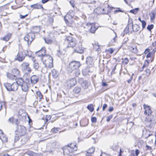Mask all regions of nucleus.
Here are the masks:
<instances>
[{
  "label": "nucleus",
  "mask_w": 156,
  "mask_h": 156,
  "mask_svg": "<svg viewBox=\"0 0 156 156\" xmlns=\"http://www.w3.org/2000/svg\"><path fill=\"white\" fill-rule=\"evenodd\" d=\"M17 129L16 134L18 136H23L26 133V129L23 126L17 125Z\"/></svg>",
  "instance_id": "nucleus-4"
},
{
  "label": "nucleus",
  "mask_w": 156,
  "mask_h": 156,
  "mask_svg": "<svg viewBox=\"0 0 156 156\" xmlns=\"http://www.w3.org/2000/svg\"><path fill=\"white\" fill-rule=\"evenodd\" d=\"M51 118V116L50 115H47L46 117V119L47 122L48 121V120L50 119Z\"/></svg>",
  "instance_id": "nucleus-57"
},
{
  "label": "nucleus",
  "mask_w": 156,
  "mask_h": 156,
  "mask_svg": "<svg viewBox=\"0 0 156 156\" xmlns=\"http://www.w3.org/2000/svg\"><path fill=\"white\" fill-rule=\"evenodd\" d=\"M100 156H108V155L105 153L101 152Z\"/></svg>",
  "instance_id": "nucleus-64"
},
{
  "label": "nucleus",
  "mask_w": 156,
  "mask_h": 156,
  "mask_svg": "<svg viewBox=\"0 0 156 156\" xmlns=\"http://www.w3.org/2000/svg\"><path fill=\"white\" fill-rule=\"evenodd\" d=\"M29 138V137H24L22 138L21 140V143L22 144H24L27 142Z\"/></svg>",
  "instance_id": "nucleus-31"
},
{
  "label": "nucleus",
  "mask_w": 156,
  "mask_h": 156,
  "mask_svg": "<svg viewBox=\"0 0 156 156\" xmlns=\"http://www.w3.org/2000/svg\"><path fill=\"white\" fill-rule=\"evenodd\" d=\"M144 108L145 109L144 114L147 116L151 114L152 111L151 110V108L149 106H148L146 105H144Z\"/></svg>",
  "instance_id": "nucleus-10"
},
{
  "label": "nucleus",
  "mask_w": 156,
  "mask_h": 156,
  "mask_svg": "<svg viewBox=\"0 0 156 156\" xmlns=\"http://www.w3.org/2000/svg\"><path fill=\"white\" fill-rule=\"evenodd\" d=\"M91 121L92 123H95L97 122V119L95 117H92L91 118Z\"/></svg>",
  "instance_id": "nucleus-50"
},
{
  "label": "nucleus",
  "mask_w": 156,
  "mask_h": 156,
  "mask_svg": "<svg viewBox=\"0 0 156 156\" xmlns=\"http://www.w3.org/2000/svg\"><path fill=\"white\" fill-rule=\"evenodd\" d=\"M146 119L147 121L151 122L152 123H155L156 122V115L151 114L147 116Z\"/></svg>",
  "instance_id": "nucleus-9"
},
{
  "label": "nucleus",
  "mask_w": 156,
  "mask_h": 156,
  "mask_svg": "<svg viewBox=\"0 0 156 156\" xmlns=\"http://www.w3.org/2000/svg\"><path fill=\"white\" fill-rule=\"evenodd\" d=\"M11 91L16 90L18 88V86L17 83L16 82L13 83L12 84H11Z\"/></svg>",
  "instance_id": "nucleus-23"
},
{
  "label": "nucleus",
  "mask_w": 156,
  "mask_h": 156,
  "mask_svg": "<svg viewBox=\"0 0 156 156\" xmlns=\"http://www.w3.org/2000/svg\"><path fill=\"white\" fill-rule=\"evenodd\" d=\"M95 151V148L94 147H92L90 148L89 150L86 151L87 153L91 154Z\"/></svg>",
  "instance_id": "nucleus-32"
},
{
  "label": "nucleus",
  "mask_w": 156,
  "mask_h": 156,
  "mask_svg": "<svg viewBox=\"0 0 156 156\" xmlns=\"http://www.w3.org/2000/svg\"><path fill=\"white\" fill-rule=\"evenodd\" d=\"M27 15H28L27 14H26L25 15H24V16H23V15H20V17L21 19H24V18H25V17H26V16H27Z\"/></svg>",
  "instance_id": "nucleus-63"
},
{
  "label": "nucleus",
  "mask_w": 156,
  "mask_h": 156,
  "mask_svg": "<svg viewBox=\"0 0 156 156\" xmlns=\"http://www.w3.org/2000/svg\"><path fill=\"white\" fill-rule=\"evenodd\" d=\"M94 48V49L95 51H99L100 49H99V46L97 44H96V43H94V44H92Z\"/></svg>",
  "instance_id": "nucleus-37"
},
{
  "label": "nucleus",
  "mask_w": 156,
  "mask_h": 156,
  "mask_svg": "<svg viewBox=\"0 0 156 156\" xmlns=\"http://www.w3.org/2000/svg\"><path fill=\"white\" fill-rule=\"evenodd\" d=\"M148 64L149 62L147 60H145L142 67L143 70L144 67H147L148 65Z\"/></svg>",
  "instance_id": "nucleus-47"
},
{
  "label": "nucleus",
  "mask_w": 156,
  "mask_h": 156,
  "mask_svg": "<svg viewBox=\"0 0 156 156\" xmlns=\"http://www.w3.org/2000/svg\"><path fill=\"white\" fill-rule=\"evenodd\" d=\"M34 34L32 32L28 33L24 37V40L27 41L28 45L30 44L34 38Z\"/></svg>",
  "instance_id": "nucleus-6"
},
{
  "label": "nucleus",
  "mask_w": 156,
  "mask_h": 156,
  "mask_svg": "<svg viewBox=\"0 0 156 156\" xmlns=\"http://www.w3.org/2000/svg\"><path fill=\"white\" fill-rule=\"evenodd\" d=\"M57 55L58 57L60 58L63 55L62 53L60 51H58L57 53Z\"/></svg>",
  "instance_id": "nucleus-58"
},
{
  "label": "nucleus",
  "mask_w": 156,
  "mask_h": 156,
  "mask_svg": "<svg viewBox=\"0 0 156 156\" xmlns=\"http://www.w3.org/2000/svg\"><path fill=\"white\" fill-rule=\"evenodd\" d=\"M133 26V25L132 19H129L126 27L128 28L129 30H130V33H132V27Z\"/></svg>",
  "instance_id": "nucleus-13"
},
{
  "label": "nucleus",
  "mask_w": 156,
  "mask_h": 156,
  "mask_svg": "<svg viewBox=\"0 0 156 156\" xmlns=\"http://www.w3.org/2000/svg\"><path fill=\"white\" fill-rule=\"evenodd\" d=\"M133 75H134V74L133 73L132 74V76L130 77V78L128 80H127V82L129 83H130V82H131V81L133 79Z\"/></svg>",
  "instance_id": "nucleus-54"
},
{
  "label": "nucleus",
  "mask_w": 156,
  "mask_h": 156,
  "mask_svg": "<svg viewBox=\"0 0 156 156\" xmlns=\"http://www.w3.org/2000/svg\"><path fill=\"white\" fill-rule=\"evenodd\" d=\"M21 86L23 91L25 92H27L28 87V84L26 83H24Z\"/></svg>",
  "instance_id": "nucleus-20"
},
{
  "label": "nucleus",
  "mask_w": 156,
  "mask_h": 156,
  "mask_svg": "<svg viewBox=\"0 0 156 156\" xmlns=\"http://www.w3.org/2000/svg\"><path fill=\"white\" fill-rule=\"evenodd\" d=\"M16 83H17L18 86H22L24 83L25 82H24L23 79L21 78H19L16 80Z\"/></svg>",
  "instance_id": "nucleus-22"
},
{
  "label": "nucleus",
  "mask_w": 156,
  "mask_h": 156,
  "mask_svg": "<svg viewBox=\"0 0 156 156\" xmlns=\"http://www.w3.org/2000/svg\"><path fill=\"white\" fill-rule=\"evenodd\" d=\"M50 57H51L50 55L46 54L45 53L44 55L42 57H41V60L42 62H45L47 59H49Z\"/></svg>",
  "instance_id": "nucleus-18"
},
{
  "label": "nucleus",
  "mask_w": 156,
  "mask_h": 156,
  "mask_svg": "<svg viewBox=\"0 0 156 156\" xmlns=\"http://www.w3.org/2000/svg\"><path fill=\"white\" fill-rule=\"evenodd\" d=\"M52 76L54 78H57L58 75V73L57 71L55 69H53L52 71Z\"/></svg>",
  "instance_id": "nucleus-28"
},
{
  "label": "nucleus",
  "mask_w": 156,
  "mask_h": 156,
  "mask_svg": "<svg viewBox=\"0 0 156 156\" xmlns=\"http://www.w3.org/2000/svg\"><path fill=\"white\" fill-rule=\"evenodd\" d=\"M51 131L54 133H56L58 131V129L57 128H53L52 129Z\"/></svg>",
  "instance_id": "nucleus-56"
},
{
  "label": "nucleus",
  "mask_w": 156,
  "mask_h": 156,
  "mask_svg": "<svg viewBox=\"0 0 156 156\" xmlns=\"http://www.w3.org/2000/svg\"><path fill=\"white\" fill-rule=\"evenodd\" d=\"M156 14V11L155 10H152L151 12V13L150 14L151 20H152L155 18Z\"/></svg>",
  "instance_id": "nucleus-25"
},
{
  "label": "nucleus",
  "mask_w": 156,
  "mask_h": 156,
  "mask_svg": "<svg viewBox=\"0 0 156 156\" xmlns=\"http://www.w3.org/2000/svg\"><path fill=\"white\" fill-rule=\"evenodd\" d=\"M44 40L46 43L48 44H51L52 41L51 40L46 38H44Z\"/></svg>",
  "instance_id": "nucleus-48"
},
{
  "label": "nucleus",
  "mask_w": 156,
  "mask_h": 156,
  "mask_svg": "<svg viewBox=\"0 0 156 156\" xmlns=\"http://www.w3.org/2000/svg\"><path fill=\"white\" fill-rule=\"evenodd\" d=\"M130 49L133 53H136L137 52L136 48L135 47H131Z\"/></svg>",
  "instance_id": "nucleus-42"
},
{
  "label": "nucleus",
  "mask_w": 156,
  "mask_h": 156,
  "mask_svg": "<svg viewBox=\"0 0 156 156\" xmlns=\"http://www.w3.org/2000/svg\"><path fill=\"white\" fill-rule=\"evenodd\" d=\"M33 67L34 69L37 70L39 67V65L37 62H34L33 64Z\"/></svg>",
  "instance_id": "nucleus-40"
},
{
  "label": "nucleus",
  "mask_w": 156,
  "mask_h": 156,
  "mask_svg": "<svg viewBox=\"0 0 156 156\" xmlns=\"http://www.w3.org/2000/svg\"><path fill=\"white\" fill-rule=\"evenodd\" d=\"M32 52L30 51H27L25 52V56H27L29 57H30L32 55Z\"/></svg>",
  "instance_id": "nucleus-43"
},
{
  "label": "nucleus",
  "mask_w": 156,
  "mask_h": 156,
  "mask_svg": "<svg viewBox=\"0 0 156 156\" xmlns=\"http://www.w3.org/2000/svg\"><path fill=\"white\" fill-rule=\"evenodd\" d=\"M22 69L30 73L31 71V69L29 67V63L27 62H24L21 65Z\"/></svg>",
  "instance_id": "nucleus-8"
},
{
  "label": "nucleus",
  "mask_w": 156,
  "mask_h": 156,
  "mask_svg": "<svg viewBox=\"0 0 156 156\" xmlns=\"http://www.w3.org/2000/svg\"><path fill=\"white\" fill-rule=\"evenodd\" d=\"M154 25L153 24H151L148 25L147 27V29L149 31H151V30L154 28Z\"/></svg>",
  "instance_id": "nucleus-45"
},
{
  "label": "nucleus",
  "mask_w": 156,
  "mask_h": 156,
  "mask_svg": "<svg viewBox=\"0 0 156 156\" xmlns=\"http://www.w3.org/2000/svg\"><path fill=\"white\" fill-rule=\"evenodd\" d=\"M129 62V60L127 58H124V60L122 62L126 65Z\"/></svg>",
  "instance_id": "nucleus-51"
},
{
  "label": "nucleus",
  "mask_w": 156,
  "mask_h": 156,
  "mask_svg": "<svg viewBox=\"0 0 156 156\" xmlns=\"http://www.w3.org/2000/svg\"><path fill=\"white\" fill-rule=\"evenodd\" d=\"M107 105L106 104H104L103 106L102 107V110L103 111H104L105 108L107 107Z\"/></svg>",
  "instance_id": "nucleus-62"
},
{
  "label": "nucleus",
  "mask_w": 156,
  "mask_h": 156,
  "mask_svg": "<svg viewBox=\"0 0 156 156\" xmlns=\"http://www.w3.org/2000/svg\"><path fill=\"white\" fill-rule=\"evenodd\" d=\"M46 53V50L44 48H41L39 51L36 52V55L37 57H40L41 58V57H43V56Z\"/></svg>",
  "instance_id": "nucleus-11"
},
{
  "label": "nucleus",
  "mask_w": 156,
  "mask_h": 156,
  "mask_svg": "<svg viewBox=\"0 0 156 156\" xmlns=\"http://www.w3.org/2000/svg\"><path fill=\"white\" fill-rule=\"evenodd\" d=\"M112 115H110L109 116H108V117H107V119H106L107 121L108 122H109L111 120V119L112 118Z\"/></svg>",
  "instance_id": "nucleus-59"
},
{
  "label": "nucleus",
  "mask_w": 156,
  "mask_h": 156,
  "mask_svg": "<svg viewBox=\"0 0 156 156\" xmlns=\"http://www.w3.org/2000/svg\"><path fill=\"white\" fill-rule=\"evenodd\" d=\"M12 74L14 76H17L19 75L20 71L17 69H13L12 71Z\"/></svg>",
  "instance_id": "nucleus-19"
},
{
  "label": "nucleus",
  "mask_w": 156,
  "mask_h": 156,
  "mask_svg": "<svg viewBox=\"0 0 156 156\" xmlns=\"http://www.w3.org/2000/svg\"><path fill=\"white\" fill-rule=\"evenodd\" d=\"M40 30V27L39 26H36L34 27L32 30V33L34 34L37 33Z\"/></svg>",
  "instance_id": "nucleus-27"
},
{
  "label": "nucleus",
  "mask_w": 156,
  "mask_h": 156,
  "mask_svg": "<svg viewBox=\"0 0 156 156\" xmlns=\"http://www.w3.org/2000/svg\"><path fill=\"white\" fill-rule=\"evenodd\" d=\"M142 29H143L145 28L146 25V23L144 20H142L141 21Z\"/></svg>",
  "instance_id": "nucleus-46"
},
{
  "label": "nucleus",
  "mask_w": 156,
  "mask_h": 156,
  "mask_svg": "<svg viewBox=\"0 0 156 156\" xmlns=\"http://www.w3.org/2000/svg\"><path fill=\"white\" fill-rule=\"evenodd\" d=\"M65 42L68 44V47H73L75 45L76 42L75 39L70 36L66 37Z\"/></svg>",
  "instance_id": "nucleus-5"
},
{
  "label": "nucleus",
  "mask_w": 156,
  "mask_h": 156,
  "mask_svg": "<svg viewBox=\"0 0 156 156\" xmlns=\"http://www.w3.org/2000/svg\"><path fill=\"white\" fill-rule=\"evenodd\" d=\"M118 9H119L118 10H116L114 11V13L116 14L117 12H123V11L122 10H121L119 8Z\"/></svg>",
  "instance_id": "nucleus-61"
},
{
  "label": "nucleus",
  "mask_w": 156,
  "mask_h": 156,
  "mask_svg": "<svg viewBox=\"0 0 156 156\" xmlns=\"http://www.w3.org/2000/svg\"><path fill=\"white\" fill-rule=\"evenodd\" d=\"M16 136L15 137V138H14L15 142L16 141H17L19 139V137L21 136H18V135H17L16 134Z\"/></svg>",
  "instance_id": "nucleus-55"
},
{
  "label": "nucleus",
  "mask_w": 156,
  "mask_h": 156,
  "mask_svg": "<svg viewBox=\"0 0 156 156\" xmlns=\"http://www.w3.org/2000/svg\"><path fill=\"white\" fill-rule=\"evenodd\" d=\"M27 154L30 156H35L36 154L34 152L30 151H28Z\"/></svg>",
  "instance_id": "nucleus-39"
},
{
  "label": "nucleus",
  "mask_w": 156,
  "mask_h": 156,
  "mask_svg": "<svg viewBox=\"0 0 156 156\" xmlns=\"http://www.w3.org/2000/svg\"><path fill=\"white\" fill-rule=\"evenodd\" d=\"M82 86L84 89H87L88 87V82L87 81H85L82 84Z\"/></svg>",
  "instance_id": "nucleus-36"
},
{
  "label": "nucleus",
  "mask_w": 156,
  "mask_h": 156,
  "mask_svg": "<svg viewBox=\"0 0 156 156\" xmlns=\"http://www.w3.org/2000/svg\"><path fill=\"white\" fill-rule=\"evenodd\" d=\"M3 84L7 90L9 91H11V84L8 83H4Z\"/></svg>",
  "instance_id": "nucleus-26"
},
{
  "label": "nucleus",
  "mask_w": 156,
  "mask_h": 156,
  "mask_svg": "<svg viewBox=\"0 0 156 156\" xmlns=\"http://www.w3.org/2000/svg\"><path fill=\"white\" fill-rule=\"evenodd\" d=\"M81 65L79 62L75 61H72L69 64L67 70L69 73H72L77 69Z\"/></svg>",
  "instance_id": "nucleus-3"
},
{
  "label": "nucleus",
  "mask_w": 156,
  "mask_h": 156,
  "mask_svg": "<svg viewBox=\"0 0 156 156\" xmlns=\"http://www.w3.org/2000/svg\"><path fill=\"white\" fill-rule=\"evenodd\" d=\"M86 62L89 66L92 65L93 63V59L90 57H88L86 58Z\"/></svg>",
  "instance_id": "nucleus-24"
},
{
  "label": "nucleus",
  "mask_w": 156,
  "mask_h": 156,
  "mask_svg": "<svg viewBox=\"0 0 156 156\" xmlns=\"http://www.w3.org/2000/svg\"><path fill=\"white\" fill-rule=\"evenodd\" d=\"M133 26V25L132 19H129L126 27L128 28L129 30H130V33H132V27Z\"/></svg>",
  "instance_id": "nucleus-14"
},
{
  "label": "nucleus",
  "mask_w": 156,
  "mask_h": 156,
  "mask_svg": "<svg viewBox=\"0 0 156 156\" xmlns=\"http://www.w3.org/2000/svg\"><path fill=\"white\" fill-rule=\"evenodd\" d=\"M75 70L76 71L75 73V76H78L80 74V70L77 69H76Z\"/></svg>",
  "instance_id": "nucleus-49"
},
{
  "label": "nucleus",
  "mask_w": 156,
  "mask_h": 156,
  "mask_svg": "<svg viewBox=\"0 0 156 156\" xmlns=\"http://www.w3.org/2000/svg\"><path fill=\"white\" fill-rule=\"evenodd\" d=\"M37 95H38V96L40 98H42V94L40 92V91L37 92Z\"/></svg>",
  "instance_id": "nucleus-60"
},
{
  "label": "nucleus",
  "mask_w": 156,
  "mask_h": 156,
  "mask_svg": "<svg viewBox=\"0 0 156 156\" xmlns=\"http://www.w3.org/2000/svg\"><path fill=\"white\" fill-rule=\"evenodd\" d=\"M69 98L68 97H66L64 98V100L63 101L64 103L66 105H68L69 103Z\"/></svg>",
  "instance_id": "nucleus-34"
},
{
  "label": "nucleus",
  "mask_w": 156,
  "mask_h": 156,
  "mask_svg": "<svg viewBox=\"0 0 156 156\" xmlns=\"http://www.w3.org/2000/svg\"><path fill=\"white\" fill-rule=\"evenodd\" d=\"M73 92L75 94H78L81 91V88L79 87H75L73 90Z\"/></svg>",
  "instance_id": "nucleus-30"
},
{
  "label": "nucleus",
  "mask_w": 156,
  "mask_h": 156,
  "mask_svg": "<svg viewBox=\"0 0 156 156\" xmlns=\"http://www.w3.org/2000/svg\"><path fill=\"white\" fill-rule=\"evenodd\" d=\"M39 77L35 75L32 76L30 78L31 82L32 83H35L38 81Z\"/></svg>",
  "instance_id": "nucleus-16"
},
{
  "label": "nucleus",
  "mask_w": 156,
  "mask_h": 156,
  "mask_svg": "<svg viewBox=\"0 0 156 156\" xmlns=\"http://www.w3.org/2000/svg\"><path fill=\"white\" fill-rule=\"evenodd\" d=\"M25 57V51L23 50L21 51H19L17 54L16 59L20 62L22 61Z\"/></svg>",
  "instance_id": "nucleus-7"
},
{
  "label": "nucleus",
  "mask_w": 156,
  "mask_h": 156,
  "mask_svg": "<svg viewBox=\"0 0 156 156\" xmlns=\"http://www.w3.org/2000/svg\"><path fill=\"white\" fill-rule=\"evenodd\" d=\"M140 29V26L137 24H135L133 25L132 27V32H137Z\"/></svg>",
  "instance_id": "nucleus-17"
},
{
  "label": "nucleus",
  "mask_w": 156,
  "mask_h": 156,
  "mask_svg": "<svg viewBox=\"0 0 156 156\" xmlns=\"http://www.w3.org/2000/svg\"><path fill=\"white\" fill-rule=\"evenodd\" d=\"M75 52L79 53L82 54L83 52V49L81 45L76 46L74 49Z\"/></svg>",
  "instance_id": "nucleus-15"
},
{
  "label": "nucleus",
  "mask_w": 156,
  "mask_h": 156,
  "mask_svg": "<svg viewBox=\"0 0 156 156\" xmlns=\"http://www.w3.org/2000/svg\"><path fill=\"white\" fill-rule=\"evenodd\" d=\"M87 108L89 109L91 112H92L94 110L93 108V106L92 104L89 105L87 106Z\"/></svg>",
  "instance_id": "nucleus-38"
},
{
  "label": "nucleus",
  "mask_w": 156,
  "mask_h": 156,
  "mask_svg": "<svg viewBox=\"0 0 156 156\" xmlns=\"http://www.w3.org/2000/svg\"><path fill=\"white\" fill-rule=\"evenodd\" d=\"M139 8H136L133 9H131L129 11V12L133 14H135L137 13L139 11Z\"/></svg>",
  "instance_id": "nucleus-33"
},
{
  "label": "nucleus",
  "mask_w": 156,
  "mask_h": 156,
  "mask_svg": "<svg viewBox=\"0 0 156 156\" xmlns=\"http://www.w3.org/2000/svg\"><path fill=\"white\" fill-rule=\"evenodd\" d=\"M3 143L6 142L8 140L7 138L5 136H3L2 138H1Z\"/></svg>",
  "instance_id": "nucleus-44"
},
{
  "label": "nucleus",
  "mask_w": 156,
  "mask_h": 156,
  "mask_svg": "<svg viewBox=\"0 0 156 156\" xmlns=\"http://www.w3.org/2000/svg\"><path fill=\"white\" fill-rule=\"evenodd\" d=\"M124 32L125 34H126L128 32L130 33V30H129L128 28H127V27H126V28L124 29Z\"/></svg>",
  "instance_id": "nucleus-53"
},
{
  "label": "nucleus",
  "mask_w": 156,
  "mask_h": 156,
  "mask_svg": "<svg viewBox=\"0 0 156 156\" xmlns=\"http://www.w3.org/2000/svg\"><path fill=\"white\" fill-rule=\"evenodd\" d=\"M44 66L41 69V72L43 73L47 72L48 69H50L53 67V60L52 57H50L49 59H48L45 62H43Z\"/></svg>",
  "instance_id": "nucleus-2"
},
{
  "label": "nucleus",
  "mask_w": 156,
  "mask_h": 156,
  "mask_svg": "<svg viewBox=\"0 0 156 156\" xmlns=\"http://www.w3.org/2000/svg\"><path fill=\"white\" fill-rule=\"evenodd\" d=\"M10 34H7L5 37L2 38V40L6 41H8L10 38Z\"/></svg>",
  "instance_id": "nucleus-35"
},
{
  "label": "nucleus",
  "mask_w": 156,
  "mask_h": 156,
  "mask_svg": "<svg viewBox=\"0 0 156 156\" xmlns=\"http://www.w3.org/2000/svg\"><path fill=\"white\" fill-rule=\"evenodd\" d=\"M14 119L13 117H11L8 120V122L12 123H15L16 125H17L18 123V119H15V121H13Z\"/></svg>",
  "instance_id": "nucleus-29"
},
{
  "label": "nucleus",
  "mask_w": 156,
  "mask_h": 156,
  "mask_svg": "<svg viewBox=\"0 0 156 156\" xmlns=\"http://www.w3.org/2000/svg\"><path fill=\"white\" fill-rule=\"evenodd\" d=\"M76 83V81L74 78H71L67 81L68 86L71 87L74 86Z\"/></svg>",
  "instance_id": "nucleus-12"
},
{
  "label": "nucleus",
  "mask_w": 156,
  "mask_h": 156,
  "mask_svg": "<svg viewBox=\"0 0 156 156\" xmlns=\"http://www.w3.org/2000/svg\"><path fill=\"white\" fill-rule=\"evenodd\" d=\"M7 76L8 78L11 80H13L14 78V77H16V76H14L13 75H11L9 73H7Z\"/></svg>",
  "instance_id": "nucleus-41"
},
{
  "label": "nucleus",
  "mask_w": 156,
  "mask_h": 156,
  "mask_svg": "<svg viewBox=\"0 0 156 156\" xmlns=\"http://www.w3.org/2000/svg\"><path fill=\"white\" fill-rule=\"evenodd\" d=\"M146 76H148L150 75V73L149 69H147L146 70Z\"/></svg>",
  "instance_id": "nucleus-52"
},
{
  "label": "nucleus",
  "mask_w": 156,
  "mask_h": 156,
  "mask_svg": "<svg viewBox=\"0 0 156 156\" xmlns=\"http://www.w3.org/2000/svg\"><path fill=\"white\" fill-rule=\"evenodd\" d=\"M31 8H33L34 9H43L44 8L41 5L38 4L37 3L35 4H33L31 5L30 6Z\"/></svg>",
  "instance_id": "nucleus-21"
},
{
  "label": "nucleus",
  "mask_w": 156,
  "mask_h": 156,
  "mask_svg": "<svg viewBox=\"0 0 156 156\" xmlns=\"http://www.w3.org/2000/svg\"><path fill=\"white\" fill-rule=\"evenodd\" d=\"M84 29V31H81V32L85 33V32H90L92 33H94L97 28L95 27V25L93 23H88L85 25L80 27L79 30Z\"/></svg>",
  "instance_id": "nucleus-1"
}]
</instances>
